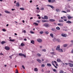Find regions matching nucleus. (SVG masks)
<instances>
[{
  "label": "nucleus",
  "instance_id": "nucleus-1",
  "mask_svg": "<svg viewBox=\"0 0 73 73\" xmlns=\"http://www.w3.org/2000/svg\"><path fill=\"white\" fill-rule=\"evenodd\" d=\"M60 46L58 45L56 48V50H58L59 52H63V51L62 50V49H60Z\"/></svg>",
  "mask_w": 73,
  "mask_h": 73
},
{
  "label": "nucleus",
  "instance_id": "nucleus-2",
  "mask_svg": "<svg viewBox=\"0 0 73 73\" xmlns=\"http://www.w3.org/2000/svg\"><path fill=\"white\" fill-rule=\"evenodd\" d=\"M19 55L20 56H23V57H24L25 58L27 56H26V55H25L24 54H23L22 53H19Z\"/></svg>",
  "mask_w": 73,
  "mask_h": 73
},
{
  "label": "nucleus",
  "instance_id": "nucleus-3",
  "mask_svg": "<svg viewBox=\"0 0 73 73\" xmlns=\"http://www.w3.org/2000/svg\"><path fill=\"white\" fill-rule=\"evenodd\" d=\"M43 26L45 27H49V24L48 23H45L44 24Z\"/></svg>",
  "mask_w": 73,
  "mask_h": 73
},
{
  "label": "nucleus",
  "instance_id": "nucleus-4",
  "mask_svg": "<svg viewBox=\"0 0 73 73\" xmlns=\"http://www.w3.org/2000/svg\"><path fill=\"white\" fill-rule=\"evenodd\" d=\"M5 49L6 50H9L10 49V48L8 46H5Z\"/></svg>",
  "mask_w": 73,
  "mask_h": 73
},
{
  "label": "nucleus",
  "instance_id": "nucleus-5",
  "mask_svg": "<svg viewBox=\"0 0 73 73\" xmlns=\"http://www.w3.org/2000/svg\"><path fill=\"white\" fill-rule=\"evenodd\" d=\"M37 41L38 42H42V40L41 39H37Z\"/></svg>",
  "mask_w": 73,
  "mask_h": 73
},
{
  "label": "nucleus",
  "instance_id": "nucleus-6",
  "mask_svg": "<svg viewBox=\"0 0 73 73\" xmlns=\"http://www.w3.org/2000/svg\"><path fill=\"white\" fill-rule=\"evenodd\" d=\"M36 61L38 62L40 64L41 63V60L40 59H37L36 60Z\"/></svg>",
  "mask_w": 73,
  "mask_h": 73
},
{
  "label": "nucleus",
  "instance_id": "nucleus-7",
  "mask_svg": "<svg viewBox=\"0 0 73 73\" xmlns=\"http://www.w3.org/2000/svg\"><path fill=\"white\" fill-rule=\"evenodd\" d=\"M49 21H51V22H54L55 21V20L53 19H49Z\"/></svg>",
  "mask_w": 73,
  "mask_h": 73
},
{
  "label": "nucleus",
  "instance_id": "nucleus-8",
  "mask_svg": "<svg viewBox=\"0 0 73 73\" xmlns=\"http://www.w3.org/2000/svg\"><path fill=\"white\" fill-rule=\"evenodd\" d=\"M69 65L70 67H73V64H71V63H69Z\"/></svg>",
  "mask_w": 73,
  "mask_h": 73
},
{
  "label": "nucleus",
  "instance_id": "nucleus-9",
  "mask_svg": "<svg viewBox=\"0 0 73 73\" xmlns=\"http://www.w3.org/2000/svg\"><path fill=\"white\" fill-rule=\"evenodd\" d=\"M61 36L63 37H66L67 36L66 34H62Z\"/></svg>",
  "mask_w": 73,
  "mask_h": 73
},
{
  "label": "nucleus",
  "instance_id": "nucleus-10",
  "mask_svg": "<svg viewBox=\"0 0 73 73\" xmlns=\"http://www.w3.org/2000/svg\"><path fill=\"white\" fill-rule=\"evenodd\" d=\"M16 6H17V7H19V6H20V4H19V2H17L16 3Z\"/></svg>",
  "mask_w": 73,
  "mask_h": 73
},
{
  "label": "nucleus",
  "instance_id": "nucleus-11",
  "mask_svg": "<svg viewBox=\"0 0 73 73\" xmlns=\"http://www.w3.org/2000/svg\"><path fill=\"white\" fill-rule=\"evenodd\" d=\"M48 6H50V7H51L52 9H54V7H53V6L51 5H48Z\"/></svg>",
  "mask_w": 73,
  "mask_h": 73
},
{
  "label": "nucleus",
  "instance_id": "nucleus-12",
  "mask_svg": "<svg viewBox=\"0 0 73 73\" xmlns=\"http://www.w3.org/2000/svg\"><path fill=\"white\" fill-rule=\"evenodd\" d=\"M66 23H69V24H72V22L70 21H68L66 22Z\"/></svg>",
  "mask_w": 73,
  "mask_h": 73
},
{
  "label": "nucleus",
  "instance_id": "nucleus-13",
  "mask_svg": "<svg viewBox=\"0 0 73 73\" xmlns=\"http://www.w3.org/2000/svg\"><path fill=\"white\" fill-rule=\"evenodd\" d=\"M44 19H46V20H48V17L46 16H44Z\"/></svg>",
  "mask_w": 73,
  "mask_h": 73
},
{
  "label": "nucleus",
  "instance_id": "nucleus-14",
  "mask_svg": "<svg viewBox=\"0 0 73 73\" xmlns=\"http://www.w3.org/2000/svg\"><path fill=\"white\" fill-rule=\"evenodd\" d=\"M38 70L37 68H35L34 69V71L35 72H38Z\"/></svg>",
  "mask_w": 73,
  "mask_h": 73
},
{
  "label": "nucleus",
  "instance_id": "nucleus-15",
  "mask_svg": "<svg viewBox=\"0 0 73 73\" xmlns=\"http://www.w3.org/2000/svg\"><path fill=\"white\" fill-rule=\"evenodd\" d=\"M47 66H52V65H51V64L49 63H48L47 64Z\"/></svg>",
  "mask_w": 73,
  "mask_h": 73
},
{
  "label": "nucleus",
  "instance_id": "nucleus-16",
  "mask_svg": "<svg viewBox=\"0 0 73 73\" xmlns=\"http://www.w3.org/2000/svg\"><path fill=\"white\" fill-rule=\"evenodd\" d=\"M5 13H11V12L7 11H5Z\"/></svg>",
  "mask_w": 73,
  "mask_h": 73
},
{
  "label": "nucleus",
  "instance_id": "nucleus-17",
  "mask_svg": "<svg viewBox=\"0 0 73 73\" xmlns=\"http://www.w3.org/2000/svg\"><path fill=\"white\" fill-rule=\"evenodd\" d=\"M54 63L55 64L56 66H58V64H57V62H56V61H54Z\"/></svg>",
  "mask_w": 73,
  "mask_h": 73
},
{
  "label": "nucleus",
  "instance_id": "nucleus-18",
  "mask_svg": "<svg viewBox=\"0 0 73 73\" xmlns=\"http://www.w3.org/2000/svg\"><path fill=\"white\" fill-rule=\"evenodd\" d=\"M20 9H21V10H22L23 11H24V10H25V9L23 7L20 8Z\"/></svg>",
  "mask_w": 73,
  "mask_h": 73
},
{
  "label": "nucleus",
  "instance_id": "nucleus-19",
  "mask_svg": "<svg viewBox=\"0 0 73 73\" xmlns=\"http://www.w3.org/2000/svg\"><path fill=\"white\" fill-rule=\"evenodd\" d=\"M68 46V44H65L63 45L64 47H66Z\"/></svg>",
  "mask_w": 73,
  "mask_h": 73
},
{
  "label": "nucleus",
  "instance_id": "nucleus-20",
  "mask_svg": "<svg viewBox=\"0 0 73 73\" xmlns=\"http://www.w3.org/2000/svg\"><path fill=\"white\" fill-rule=\"evenodd\" d=\"M31 43H32L33 44H34L35 43V41L33 40H32L31 41Z\"/></svg>",
  "mask_w": 73,
  "mask_h": 73
},
{
  "label": "nucleus",
  "instance_id": "nucleus-21",
  "mask_svg": "<svg viewBox=\"0 0 73 73\" xmlns=\"http://www.w3.org/2000/svg\"><path fill=\"white\" fill-rule=\"evenodd\" d=\"M60 61H61V60L59 59H58L57 60V62H60Z\"/></svg>",
  "mask_w": 73,
  "mask_h": 73
},
{
  "label": "nucleus",
  "instance_id": "nucleus-22",
  "mask_svg": "<svg viewBox=\"0 0 73 73\" xmlns=\"http://www.w3.org/2000/svg\"><path fill=\"white\" fill-rule=\"evenodd\" d=\"M6 42L5 41H2L1 42V43L2 44H5Z\"/></svg>",
  "mask_w": 73,
  "mask_h": 73
},
{
  "label": "nucleus",
  "instance_id": "nucleus-23",
  "mask_svg": "<svg viewBox=\"0 0 73 73\" xmlns=\"http://www.w3.org/2000/svg\"><path fill=\"white\" fill-rule=\"evenodd\" d=\"M9 41H12V42H14V41H15V40L10 39Z\"/></svg>",
  "mask_w": 73,
  "mask_h": 73
},
{
  "label": "nucleus",
  "instance_id": "nucleus-24",
  "mask_svg": "<svg viewBox=\"0 0 73 73\" xmlns=\"http://www.w3.org/2000/svg\"><path fill=\"white\" fill-rule=\"evenodd\" d=\"M42 23H45V22H47V21H48L46 20H42Z\"/></svg>",
  "mask_w": 73,
  "mask_h": 73
},
{
  "label": "nucleus",
  "instance_id": "nucleus-25",
  "mask_svg": "<svg viewBox=\"0 0 73 73\" xmlns=\"http://www.w3.org/2000/svg\"><path fill=\"white\" fill-rule=\"evenodd\" d=\"M37 56H38L39 57H41V54L39 53H37Z\"/></svg>",
  "mask_w": 73,
  "mask_h": 73
},
{
  "label": "nucleus",
  "instance_id": "nucleus-26",
  "mask_svg": "<svg viewBox=\"0 0 73 73\" xmlns=\"http://www.w3.org/2000/svg\"><path fill=\"white\" fill-rule=\"evenodd\" d=\"M50 36H51V37H53V34L52 33L50 34Z\"/></svg>",
  "mask_w": 73,
  "mask_h": 73
},
{
  "label": "nucleus",
  "instance_id": "nucleus-27",
  "mask_svg": "<svg viewBox=\"0 0 73 73\" xmlns=\"http://www.w3.org/2000/svg\"><path fill=\"white\" fill-rule=\"evenodd\" d=\"M51 30L53 32H55V31H56V29H55L52 28L51 29Z\"/></svg>",
  "mask_w": 73,
  "mask_h": 73
},
{
  "label": "nucleus",
  "instance_id": "nucleus-28",
  "mask_svg": "<svg viewBox=\"0 0 73 73\" xmlns=\"http://www.w3.org/2000/svg\"><path fill=\"white\" fill-rule=\"evenodd\" d=\"M56 29H57V30H60V28L59 27H57L56 28Z\"/></svg>",
  "mask_w": 73,
  "mask_h": 73
},
{
  "label": "nucleus",
  "instance_id": "nucleus-29",
  "mask_svg": "<svg viewBox=\"0 0 73 73\" xmlns=\"http://www.w3.org/2000/svg\"><path fill=\"white\" fill-rule=\"evenodd\" d=\"M51 53L52 54V55H55L56 54V53L54 52H51Z\"/></svg>",
  "mask_w": 73,
  "mask_h": 73
},
{
  "label": "nucleus",
  "instance_id": "nucleus-30",
  "mask_svg": "<svg viewBox=\"0 0 73 73\" xmlns=\"http://www.w3.org/2000/svg\"><path fill=\"white\" fill-rule=\"evenodd\" d=\"M68 19H72V17H70V16H68Z\"/></svg>",
  "mask_w": 73,
  "mask_h": 73
},
{
  "label": "nucleus",
  "instance_id": "nucleus-31",
  "mask_svg": "<svg viewBox=\"0 0 73 73\" xmlns=\"http://www.w3.org/2000/svg\"><path fill=\"white\" fill-rule=\"evenodd\" d=\"M21 46H24L25 45L23 43H22L21 44Z\"/></svg>",
  "mask_w": 73,
  "mask_h": 73
},
{
  "label": "nucleus",
  "instance_id": "nucleus-32",
  "mask_svg": "<svg viewBox=\"0 0 73 73\" xmlns=\"http://www.w3.org/2000/svg\"><path fill=\"white\" fill-rule=\"evenodd\" d=\"M60 73H64V71L62 70H60Z\"/></svg>",
  "mask_w": 73,
  "mask_h": 73
},
{
  "label": "nucleus",
  "instance_id": "nucleus-33",
  "mask_svg": "<svg viewBox=\"0 0 73 73\" xmlns=\"http://www.w3.org/2000/svg\"><path fill=\"white\" fill-rule=\"evenodd\" d=\"M34 24H35V25H36V26H38V23H34Z\"/></svg>",
  "mask_w": 73,
  "mask_h": 73
},
{
  "label": "nucleus",
  "instance_id": "nucleus-34",
  "mask_svg": "<svg viewBox=\"0 0 73 73\" xmlns=\"http://www.w3.org/2000/svg\"><path fill=\"white\" fill-rule=\"evenodd\" d=\"M59 22H62V23H63V22H64V21H63V20H59Z\"/></svg>",
  "mask_w": 73,
  "mask_h": 73
},
{
  "label": "nucleus",
  "instance_id": "nucleus-35",
  "mask_svg": "<svg viewBox=\"0 0 73 73\" xmlns=\"http://www.w3.org/2000/svg\"><path fill=\"white\" fill-rule=\"evenodd\" d=\"M30 32L31 33H32V34L35 33H34V32H33L32 31H31Z\"/></svg>",
  "mask_w": 73,
  "mask_h": 73
},
{
  "label": "nucleus",
  "instance_id": "nucleus-36",
  "mask_svg": "<svg viewBox=\"0 0 73 73\" xmlns=\"http://www.w3.org/2000/svg\"><path fill=\"white\" fill-rule=\"evenodd\" d=\"M22 32H23V33H26V31H25V30H23Z\"/></svg>",
  "mask_w": 73,
  "mask_h": 73
},
{
  "label": "nucleus",
  "instance_id": "nucleus-37",
  "mask_svg": "<svg viewBox=\"0 0 73 73\" xmlns=\"http://www.w3.org/2000/svg\"><path fill=\"white\" fill-rule=\"evenodd\" d=\"M53 41H56V38H54L53 39Z\"/></svg>",
  "mask_w": 73,
  "mask_h": 73
},
{
  "label": "nucleus",
  "instance_id": "nucleus-38",
  "mask_svg": "<svg viewBox=\"0 0 73 73\" xmlns=\"http://www.w3.org/2000/svg\"><path fill=\"white\" fill-rule=\"evenodd\" d=\"M43 33L44 32L43 31H41L40 32V34H42V33Z\"/></svg>",
  "mask_w": 73,
  "mask_h": 73
},
{
  "label": "nucleus",
  "instance_id": "nucleus-39",
  "mask_svg": "<svg viewBox=\"0 0 73 73\" xmlns=\"http://www.w3.org/2000/svg\"><path fill=\"white\" fill-rule=\"evenodd\" d=\"M56 12H59V11H60V10L58 9H56Z\"/></svg>",
  "mask_w": 73,
  "mask_h": 73
},
{
  "label": "nucleus",
  "instance_id": "nucleus-40",
  "mask_svg": "<svg viewBox=\"0 0 73 73\" xmlns=\"http://www.w3.org/2000/svg\"><path fill=\"white\" fill-rule=\"evenodd\" d=\"M70 11L69 9H68L66 11L67 12H70Z\"/></svg>",
  "mask_w": 73,
  "mask_h": 73
},
{
  "label": "nucleus",
  "instance_id": "nucleus-41",
  "mask_svg": "<svg viewBox=\"0 0 73 73\" xmlns=\"http://www.w3.org/2000/svg\"><path fill=\"white\" fill-rule=\"evenodd\" d=\"M51 63L53 65H54V62L53 61H52Z\"/></svg>",
  "mask_w": 73,
  "mask_h": 73
},
{
  "label": "nucleus",
  "instance_id": "nucleus-42",
  "mask_svg": "<svg viewBox=\"0 0 73 73\" xmlns=\"http://www.w3.org/2000/svg\"><path fill=\"white\" fill-rule=\"evenodd\" d=\"M53 71H54V72H57V70L55 69H53Z\"/></svg>",
  "mask_w": 73,
  "mask_h": 73
},
{
  "label": "nucleus",
  "instance_id": "nucleus-43",
  "mask_svg": "<svg viewBox=\"0 0 73 73\" xmlns=\"http://www.w3.org/2000/svg\"><path fill=\"white\" fill-rule=\"evenodd\" d=\"M45 33H46V35H48L49 33V32H48V31H46L45 32Z\"/></svg>",
  "mask_w": 73,
  "mask_h": 73
},
{
  "label": "nucleus",
  "instance_id": "nucleus-44",
  "mask_svg": "<svg viewBox=\"0 0 73 73\" xmlns=\"http://www.w3.org/2000/svg\"><path fill=\"white\" fill-rule=\"evenodd\" d=\"M15 73H19L18 70L17 69H16V72Z\"/></svg>",
  "mask_w": 73,
  "mask_h": 73
},
{
  "label": "nucleus",
  "instance_id": "nucleus-45",
  "mask_svg": "<svg viewBox=\"0 0 73 73\" xmlns=\"http://www.w3.org/2000/svg\"><path fill=\"white\" fill-rule=\"evenodd\" d=\"M2 31L3 32H5L6 31V30L4 29H2Z\"/></svg>",
  "mask_w": 73,
  "mask_h": 73
},
{
  "label": "nucleus",
  "instance_id": "nucleus-46",
  "mask_svg": "<svg viewBox=\"0 0 73 73\" xmlns=\"http://www.w3.org/2000/svg\"><path fill=\"white\" fill-rule=\"evenodd\" d=\"M42 50L44 52H46V50L45 49H42Z\"/></svg>",
  "mask_w": 73,
  "mask_h": 73
},
{
  "label": "nucleus",
  "instance_id": "nucleus-47",
  "mask_svg": "<svg viewBox=\"0 0 73 73\" xmlns=\"http://www.w3.org/2000/svg\"><path fill=\"white\" fill-rule=\"evenodd\" d=\"M22 67L23 69H25V67L23 65L22 66Z\"/></svg>",
  "mask_w": 73,
  "mask_h": 73
},
{
  "label": "nucleus",
  "instance_id": "nucleus-48",
  "mask_svg": "<svg viewBox=\"0 0 73 73\" xmlns=\"http://www.w3.org/2000/svg\"><path fill=\"white\" fill-rule=\"evenodd\" d=\"M56 40L58 42H60V39H58Z\"/></svg>",
  "mask_w": 73,
  "mask_h": 73
},
{
  "label": "nucleus",
  "instance_id": "nucleus-49",
  "mask_svg": "<svg viewBox=\"0 0 73 73\" xmlns=\"http://www.w3.org/2000/svg\"><path fill=\"white\" fill-rule=\"evenodd\" d=\"M63 19H66V17L65 16H64L63 17Z\"/></svg>",
  "mask_w": 73,
  "mask_h": 73
},
{
  "label": "nucleus",
  "instance_id": "nucleus-50",
  "mask_svg": "<svg viewBox=\"0 0 73 73\" xmlns=\"http://www.w3.org/2000/svg\"><path fill=\"white\" fill-rule=\"evenodd\" d=\"M42 67H44L45 66V65L44 64H42Z\"/></svg>",
  "mask_w": 73,
  "mask_h": 73
},
{
  "label": "nucleus",
  "instance_id": "nucleus-51",
  "mask_svg": "<svg viewBox=\"0 0 73 73\" xmlns=\"http://www.w3.org/2000/svg\"><path fill=\"white\" fill-rule=\"evenodd\" d=\"M0 55H3V56L4 55V54L2 53H0Z\"/></svg>",
  "mask_w": 73,
  "mask_h": 73
},
{
  "label": "nucleus",
  "instance_id": "nucleus-52",
  "mask_svg": "<svg viewBox=\"0 0 73 73\" xmlns=\"http://www.w3.org/2000/svg\"><path fill=\"white\" fill-rule=\"evenodd\" d=\"M50 71H46V73H50Z\"/></svg>",
  "mask_w": 73,
  "mask_h": 73
},
{
  "label": "nucleus",
  "instance_id": "nucleus-53",
  "mask_svg": "<svg viewBox=\"0 0 73 73\" xmlns=\"http://www.w3.org/2000/svg\"><path fill=\"white\" fill-rule=\"evenodd\" d=\"M53 66H54V67H55V68H57V67L56 66H55V65L54 64V65H53Z\"/></svg>",
  "mask_w": 73,
  "mask_h": 73
},
{
  "label": "nucleus",
  "instance_id": "nucleus-54",
  "mask_svg": "<svg viewBox=\"0 0 73 73\" xmlns=\"http://www.w3.org/2000/svg\"><path fill=\"white\" fill-rule=\"evenodd\" d=\"M52 0L53 3H54V2H55V0Z\"/></svg>",
  "mask_w": 73,
  "mask_h": 73
},
{
  "label": "nucleus",
  "instance_id": "nucleus-55",
  "mask_svg": "<svg viewBox=\"0 0 73 73\" xmlns=\"http://www.w3.org/2000/svg\"><path fill=\"white\" fill-rule=\"evenodd\" d=\"M62 12H64V13H66V11H62Z\"/></svg>",
  "mask_w": 73,
  "mask_h": 73
},
{
  "label": "nucleus",
  "instance_id": "nucleus-56",
  "mask_svg": "<svg viewBox=\"0 0 73 73\" xmlns=\"http://www.w3.org/2000/svg\"><path fill=\"white\" fill-rule=\"evenodd\" d=\"M44 8L42 7L41 8V10H44Z\"/></svg>",
  "mask_w": 73,
  "mask_h": 73
},
{
  "label": "nucleus",
  "instance_id": "nucleus-57",
  "mask_svg": "<svg viewBox=\"0 0 73 73\" xmlns=\"http://www.w3.org/2000/svg\"><path fill=\"white\" fill-rule=\"evenodd\" d=\"M52 1L51 0H48V2H49V3H50Z\"/></svg>",
  "mask_w": 73,
  "mask_h": 73
},
{
  "label": "nucleus",
  "instance_id": "nucleus-58",
  "mask_svg": "<svg viewBox=\"0 0 73 73\" xmlns=\"http://www.w3.org/2000/svg\"><path fill=\"white\" fill-rule=\"evenodd\" d=\"M64 21H67V19H64Z\"/></svg>",
  "mask_w": 73,
  "mask_h": 73
},
{
  "label": "nucleus",
  "instance_id": "nucleus-59",
  "mask_svg": "<svg viewBox=\"0 0 73 73\" xmlns=\"http://www.w3.org/2000/svg\"><path fill=\"white\" fill-rule=\"evenodd\" d=\"M24 40H25V41H27V39H26V38H25L24 39Z\"/></svg>",
  "mask_w": 73,
  "mask_h": 73
},
{
  "label": "nucleus",
  "instance_id": "nucleus-60",
  "mask_svg": "<svg viewBox=\"0 0 73 73\" xmlns=\"http://www.w3.org/2000/svg\"><path fill=\"white\" fill-rule=\"evenodd\" d=\"M58 25H61V24L60 23L58 24Z\"/></svg>",
  "mask_w": 73,
  "mask_h": 73
},
{
  "label": "nucleus",
  "instance_id": "nucleus-61",
  "mask_svg": "<svg viewBox=\"0 0 73 73\" xmlns=\"http://www.w3.org/2000/svg\"><path fill=\"white\" fill-rule=\"evenodd\" d=\"M30 3H32V0L30 1Z\"/></svg>",
  "mask_w": 73,
  "mask_h": 73
},
{
  "label": "nucleus",
  "instance_id": "nucleus-62",
  "mask_svg": "<svg viewBox=\"0 0 73 73\" xmlns=\"http://www.w3.org/2000/svg\"><path fill=\"white\" fill-rule=\"evenodd\" d=\"M11 10H12V11H14V10H15V9H12Z\"/></svg>",
  "mask_w": 73,
  "mask_h": 73
},
{
  "label": "nucleus",
  "instance_id": "nucleus-63",
  "mask_svg": "<svg viewBox=\"0 0 73 73\" xmlns=\"http://www.w3.org/2000/svg\"><path fill=\"white\" fill-rule=\"evenodd\" d=\"M71 52L72 53H73V49L71 51Z\"/></svg>",
  "mask_w": 73,
  "mask_h": 73
},
{
  "label": "nucleus",
  "instance_id": "nucleus-64",
  "mask_svg": "<svg viewBox=\"0 0 73 73\" xmlns=\"http://www.w3.org/2000/svg\"><path fill=\"white\" fill-rule=\"evenodd\" d=\"M37 9H39V8L38 7H37L36 8Z\"/></svg>",
  "mask_w": 73,
  "mask_h": 73
}]
</instances>
